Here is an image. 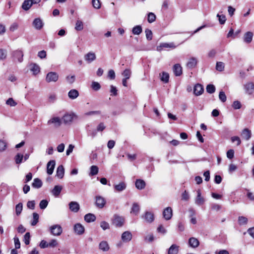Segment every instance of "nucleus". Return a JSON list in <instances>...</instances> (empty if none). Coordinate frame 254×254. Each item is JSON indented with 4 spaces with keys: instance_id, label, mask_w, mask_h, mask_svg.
<instances>
[{
    "instance_id": "nucleus-50",
    "label": "nucleus",
    "mask_w": 254,
    "mask_h": 254,
    "mask_svg": "<svg viewBox=\"0 0 254 254\" xmlns=\"http://www.w3.org/2000/svg\"><path fill=\"white\" fill-rule=\"evenodd\" d=\"M30 234L29 232H27L24 236V242L25 245H28L30 243Z\"/></svg>"
},
{
    "instance_id": "nucleus-64",
    "label": "nucleus",
    "mask_w": 254,
    "mask_h": 254,
    "mask_svg": "<svg viewBox=\"0 0 254 254\" xmlns=\"http://www.w3.org/2000/svg\"><path fill=\"white\" fill-rule=\"evenodd\" d=\"M6 104L10 106H15L17 103L14 101L12 98H9L6 102Z\"/></svg>"
},
{
    "instance_id": "nucleus-28",
    "label": "nucleus",
    "mask_w": 254,
    "mask_h": 254,
    "mask_svg": "<svg viewBox=\"0 0 254 254\" xmlns=\"http://www.w3.org/2000/svg\"><path fill=\"white\" fill-rule=\"evenodd\" d=\"M197 61L195 58H190L187 64V66L189 68H193L197 64Z\"/></svg>"
},
{
    "instance_id": "nucleus-34",
    "label": "nucleus",
    "mask_w": 254,
    "mask_h": 254,
    "mask_svg": "<svg viewBox=\"0 0 254 254\" xmlns=\"http://www.w3.org/2000/svg\"><path fill=\"white\" fill-rule=\"evenodd\" d=\"M84 220L88 223L94 222L96 220V216L92 213H88L84 216Z\"/></svg>"
},
{
    "instance_id": "nucleus-19",
    "label": "nucleus",
    "mask_w": 254,
    "mask_h": 254,
    "mask_svg": "<svg viewBox=\"0 0 254 254\" xmlns=\"http://www.w3.org/2000/svg\"><path fill=\"white\" fill-rule=\"evenodd\" d=\"M114 187L116 191L121 192L126 189L127 185L125 182H122L119 184L114 185Z\"/></svg>"
},
{
    "instance_id": "nucleus-18",
    "label": "nucleus",
    "mask_w": 254,
    "mask_h": 254,
    "mask_svg": "<svg viewBox=\"0 0 254 254\" xmlns=\"http://www.w3.org/2000/svg\"><path fill=\"white\" fill-rule=\"evenodd\" d=\"M132 234L129 231H125L122 235V240L125 242L130 241L132 239Z\"/></svg>"
},
{
    "instance_id": "nucleus-43",
    "label": "nucleus",
    "mask_w": 254,
    "mask_h": 254,
    "mask_svg": "<svg viewBox=\"0 0 254 254\" xmlns=\"http://www.w3.org/2000/svg\"><path fill=\"white\" fill-rule=\"evenodd\" d=\"M131 71L129 69H126L122 73L124 78L129 79L131 76Z\"/></svg>"
},
{
    "instance_id": "nucleus-49",
    "label": "nucleus",
    "mask_w": 254,
    "mask_h": 254,
    "mask_svg": "<svg viewBox=\"0 0 254 254\" xmlns=\"http://www.w3.org/2000/svg\"><path fill=\"white\" fill-rule=\"evenodd\" d=\"M7 57V51L4 49H0V60H4Z\"/></svg>"
},
{
    "instance_id": "nucleus-12",
    "label": "nucleus",
    "mask_w": 254,
    "mask_h": 254,
    "mask_svg": "<svg viewBox=\"0 0 254 254\" xmlns=\"http://www.w3.org/2000/svg\"><path fill=\"white\" fill-rule=\"evenodd\" d=\"M253 33L251 31L246 32L243 36V41L245 43L249 44L251 43L253 38Z\"/></svg>"
},
{
    "instance_id": "nucleus-47",
    "label": "nucleus",
    "mask_w": 254,
    "mask_h": 254,
    "mask_svg": "<svg viewBox=\"0 0 254 254\" xmlns=\"http://www.w3.org/2000/svg\"><path fill=\"white\" fill-rule=\"evenodd\" d=\"M156 19V15L152 12H149L148 14L147 20L149 23L153 22Z\"/></svg>"
},
{
    "instance_id": "nucleus-25",
    "label": "nucleus",
    "mask_w": 254,
    "mask_h": 254,
    "mask_svg": "<svg viewBox=\"0 0 254 254\" xmlns=\"http://www.w3.org/2000/svg\"><path fill=\"white\" fill-rule=\"evenodd\" d=\"M173 71L176 76H180L182 73V67L179 64H175L173 66Z\"/></svg>"
},
{
    "instance_id": "nucleus-11",
    "label": "nucleus",
    "mask_w": 254,
    "mask_h": 254,
    "mask_svg": "<svg viewBox=\"0 0 254 254\" xmlns=\"http://www.w3.org/2000/svg\"><path fill=\"white\" fill-rule=\"evenodd\" d=\"M33 25L37 30H41L44 25V23L40 18H35L33 21Z\"/></svg>"
},
{
    "instance_id": "nucleus-40",
    "label": "nucleus",
    "mask_w": 254,
    "mask_h": 254,
    "mask_svg": "<svg viewBox=\"0 0 254 254\" xmlns=\"http://www.w3.org/2000/svg\"><path fill=\"white\" fill-rule=\"evenodd\" d=\"M23 159V155L21 153H17L14 157L16 164H19L22 163Z\"/></svg>"
},
{
    "instance_id": "nucleus-24",
    "label": "nucleus",
    "mask_w": 254,
    "mask_h": 254,
    "mask_svg": "<svg viewBox=\"0 0 254 254\" xmlns=\"http://www.w3.org/2000/svg\"><path fill=\"white\" fill-rule=\"evenodd\" d=\"M74 230L76 234L81 235L84 233V228L82 225L78 223L74 225Z\"/></svg>"
},
{
    "instance_id": "nucleus-13",
    "label": "nucleus",
    "mask_w": 254,
    "mask_h": 254,
    "mask_svg": "<svg viewBox=\"0 0 254 254\" xmlns=\"http://www.w3.org/2000/svg\"><path fill=\"white\" fill-rule=\"evenodd\" d=\"M56 162L55 160L50 161L47 165V172L49 175H52L53 173Z\"/></svg>"
},
{
    "instance_id": "nucleus-52",
    "label": "nucleus",
    "mask_w": 254,
    "mask_h": 254,
    "mask_svg": "<svg viewBox=\"0 0 254 254\" xmlns=\"http://www.w3.org/2000/svg\"><path fill=\"white\" fill-rule=\"evenodd\" d=\"M217 17H218L219 23L221 24H224L226 20V17L223 14H219V13L217 14Z\"/></svg>"
},
{
    "instance_id": "nucleus-57",
    "label": "nucleus",
    "mask_w": 254,
    "mask_h": 254,
    "mask_svg": "<svg viewBox=\"0 0 254 254\" xmlns=\"http://www.w3.org/2000/svg\"><path fill=\"white\" fill-rule=\"evenodd\" d=\"M100 227L104 230H107L110 228L109 224L106 221H102L100 223Z\"/></svg>"
},
{
    "instance_id": "nucleus-27",
    "label": "nucleus",
    "mask_w": 254,
    "mask_h": 254,
    "mask_svg": "<svg viewBox=\"0 0 254 254\" xmlns=\"http://www.w3.org/2000/svg\"><path fill=\"white\" fill-rule=\"evenodd\" d=\"M85 60L88 63H91L96 59V55L95 53L89 52L85 55Z\"/></svg>"
},
{
    "instance_id": "nucleus-51",
    "label": "nucleus",
    "mask_w": 254,
    "mask_h": 254,
    "mask_svg": "<svg viewBox=\"0 0 254 254\" xmlns=\"http://www.w3.org/2000/svg\"><path fill=\"white\" fill-rule=\"evenodd\" d=\"M48 204V201L46 199L42 200L39 204L40 208L41 209H45Z\"/></svg>"
},
{
    "instance_id": "nucleus-31",
    "label": "nucleus",
    "mask_w": 254,
    "mask_h": 254,
    "mask_svg": "<svg viewBox=\"0 0 254 254\" xmlns=\"http://www.w3.org/2000/svg\"><path fill=\"white\" fill-rule=\"evenodd\" d=\"M99 247L101 250L104 252H107L110 249V247L108 245V243H107V242L105 241H103L100 242L99 245Z\"/></svg>"
},
{
    "instance_id": "nucleus-32",
    "label": "nucleus",
    "mask_w": 254,
    "mask_h": 254,
    "mask_svg": "<svg viewBox=\"0 0 254 254\" xmlns=\"http://www.w3.org/2000/svg\"><path fill=\"white\" fill-rule=\"evenodd\" d=\"M62 190V187L60 186H55L54 189L52 190L51 192L53 195L57 197L60 194Z\"/></svg>"
},
{
    "instance_id": "nucleus-42",
    "label": "nucleus",
    "mask_w": 254,
    "mask_h": 254,
    "mask_svg": "<svg viewBox=\"0 0 254 254\" xmlns=\"http://www.w3.org/2000/svg\"><path fill=\"white\" fill-rule=\"evenodd\" d=\"M75 29L77 31H81L83 29V22L79 20H77L75 23Z\"/></svg>"
},
{
    "instance_id": "nucleus-33",
    "label": "nucleus",
    "mask_w": 254,
    "mask_h": 254,
    "mask_svg": "<svg viewBox=\"0 0 254 254\" xmlns=\"http://www.w3.org/2000/svg\"><path fill=\"white\" fill-rule=\"evenodd\" d=\"M68 97L71 99H75L79 96L78 91L76 89H71L68 93Z\"/></svg>"
},
{
    "instance_id": "nucleus-44",
    "label": "nucleus",
    "mask_w": 254,
    "mask_h": 254,
    "mask_svg": "<svg viewBox=\"0 0 254 254\" xmlns=\"http://www.w3.org/2000/svg\"><path fill=\"white\" fill-rule=\"evenodd\" d=\"M238 223L239 225H246L248 223V219L244 216H239L238 218Z\"/></svg>"
},
{
    "instance_id": "nucleus-9",
    "label": "nucleus",
    "mask_w": 254,
    "mask_h": 254,
    "mask_svg": "<svg viewBox=\"0 0 254 254\" xmlns=\"http://www.w3.org/2000/svg\"><path fill=\"white\" fill-rule=\"evenodd\" d=\"M95 203L97 207L102 208L106 203V200L102 196H96Z\"/></svg>"
},
{
    "instance_id": "nucleus-53",
    "label": "nucleus",
    "mask_w": 254,
    "mask_h": 254,
    "mask_svg": "<svg viewBox=\"0 0 254 254\" xmlns=\"http://www.w3.org/2000/svg\"><path fill=\"white\" fill-rule=\"evenodd\" d=\"M144 240L146 242H149V243L153 242L154 240V237L153 234H149L146 235L144 238Z\"/></svg>"
},
{
    "instance_id": "nucleus-61",
    "label": "nucleus",
    "mask_w": 254,
    "mask_h": 254,
    "mask_svg": "<svg viewBox=\"0 0 254 254\" xmlns=\"http://www.w3.org/2000/svg\"><path fill=\"white\" fill-rule=\"evenodd\" d=\"M241 106V104L239 101H235L232 104V107L234 109H239Z\"/></svg>"
},
{
    "instance_id": "nucleus-29",
    "label": "nucleus",
    "mask_w": 254,
    "mask_h": 254,
    "mask_svg": "<svg viewBox=\"0 0 254 254\" xmlns=\"http://www.w3.org/2000/svg\"><path fill=\"white\" fill-rule=\"evenodd\" d=\"M64 169L63 165L58 166L56 171V176L60 179L64 177Z\"/></svg>"
},
{
    "instance_id": "nucleus-62",
    "label": "nucleus",
    "mask_w": 254,
    "mask_h": 254,
    "mask_svg": "<svg viewBox=\"0 0 254 254\" xmlns=\"http://www.w3.org/2000/svg\"><path fill=\"white\" fill-rule=\"evenodd\" d=\"M58 242L56 239H52L49 243V247L55 248L58 246Z\"/></svg>"
},
{
    "instance_id": "nucleus-6",
    "label": "nucleus",
    "mask_w": 254,
    "mask_h": 254,
    "mask_svg": "<svg viewBox=\"0 0 254 254\" xmlns=\"http://www.w3.org/2000/svg\"><path fill=\"white\" fill-rule=\"evenodd\" d=\"M163 215L165 220H169L171 219L173 215V210L171 207H167L164 209Z\"/></svg>"
},
{
    "instance_id": "nucleus-41",
    "label": "nucleus",
    "mask_w": 254,
    "mask_h": 254,
    "mask_svg": "<svg viewBox=\"0 0 254 254\" xmlns=\"http://www.w3.org/2000/svg\"><path fill=\"white\" fill-rule=\"evenodd\" d=\"M39 218V214L36 212L33 213V221L31 222V225L35 226L38 222Z\"/></svg>"
},
{
    "instance_id": "nucleus-63",
    "label": "nucleus",
    "mask_w": 254,
    "mask_h": 254,
    "mask_svg": "<svg viewBox=\"0 0 254 254\" xmlns=\"http://www.w3.org/2000/svg\"><path fill=\"white\" fill-rule=\"evenodd\" d=\"M35 203L34 200L28 201L27 203V206L28 208L34 209L35 208Z\"/></svg>"
},
{
    "instance_id": "nucleus-22",
    "label": "nucleus",
    "mask_w": 254,
    "mask_h": 254,
    "mask_svg": "<svg viewBox=\"0 0 254 254\" xmlns=\"http://www.w3.org/2000/svg\"><path fill=\"white\" fill-rule=\"evenodd\" d=\"M70 210L74 212H77L79 209V204L75 201H71L69 203Z\"/></svg>"
},
{
    "instance_id": "nucleus-3",
    "label": "nucleus",
    "mask_w": 254,
    "mask_h": 254,
    "mask_svg": "<svg viewBox=\"0 0 254 254\" xmlns=\"http://www.w3.org/2000/svg\"><path fill=\"white\" fill-rule=\"evenodd\" d=\"M59 79V75L56 72H50L47 73L46 81L47 82H56Z\"/></svg>"
},
{
    "instance_id": "nucleus-54",
    "label": "nucleus",
    "mask_w": 254,
    "mask_h": 254,
    "mask_svg": "<svg viewBox=\"0 0 254 254\" xmlns=\"http://www.w3.org/2000/svg\"><path fill=\"white\" fill-rule=\"evenodd\" d=\"M65 79L67 83H68L70 84H71L75 81V77L74 75H68L66 76Z\"/></svg>"
},
{
    "instance_id": "nucleus-55",
    "label": "nucleus",
    "mask_w": 254,
    "mask_h": 254,
    "mask_svg": "<svg viewBox=\"0 0 254 254\" xmlns=\"http://www.w3.org/2000/svg\"><path fill=\"white\" fill-rule=\"evenodd\" d=\"M91 87L92 89L95 91L99 90L101 88L100 84L98 82L95 81L92 82Z\"/></svg>"
},
{
    "instance_id": "nucleus-14",
    "label": "nucleus",
    "mask_w": 254,
    "mask_h": 254,
    "mask_svg": "<svg viewBox=\"0 0 254 254\" xmlns=\"http://www.w3.org/2000/svg\"><path fill=\"white\" fill-rule=\"evenodd\" d=\"M176 48L174 44L173 43H162L160 45V46L157 47V50L158 51H160L162 50L163 48H172L174 49Z\"/></svg>"
},
{
    "instance_id": "nucleus-8",
    "label": "nucleus",
    "mask_w": 254,
    "mask_h": 254,
    "mask_svg": "<svg viewBox=\"0 0 254 254\" xmlns=\"http://www.w3.org/2000/svg\"><path fill=\"white\" fill-rule=\"evenodd\" d=\"M244 89L246 93L249 94H252L254 91V84L253 82H249L244 85Z\"/></svg>"
},
{
    "instance_id": "nucleus-36",
    "label": "nucleus",
    "mask_w": 254,
    "mask_h": 254,
    "mask_svg": "<svg viewBox=\"0 0 254 254\" xmlns=\"http://www.w3.org/2000/svg\"><path fill=\"white\" fill-rule=\"evenodd\" d=\"M142 31V29L140 25H136L132 29V32L134 35H139Z\"/></svg>"
},
{
    "instance_id": "nucleus-4",
    "label": "nucleus",
    "mask_w": 254,
    "mask_h": 254,
    "mask_svg": "<svg viewBox=\"0 0 254 254\" xmlns=\"http://www.w3.org/2000/svg\"><path fill=\"white\" fill-rule=\"evenodd\" d=\"M51 233L54 236H60L62 233L63 229L60 225H54L50 227Z\"/></svg>"
},
{
    "instance_id": "nucleus-48",
    "label": "nucleus",
    "mask_w": 254,
    "mask_h": 254,
    "mask_svg": "<svg viewBox=\"0 0 254 254\" xmlns=\"http://www.w3.org/2000/svg\"><path fill=\"white\" fill-rule=\"evenodd\" d=\"M206 91L210 94L213 93L215 91V87L214 85L212 84H208L206 86Z\"/></svg>"
},
{
    "instance_id": "nucleus-1",
    "label": "nucleus",
    "mask_w": 254,
    "mask_h": 254,
    "mask_svg": "<svg viewBox=\"0 0 254 254\" xmlns=\"http://www.w3.org/2000/svg\"><path fill=\"white\" fill-rule=\"evenodd\" d=\"M11 56L14 62H18L20 63L23 62V53L21 50H16L13 51L11 53Z\"/></svg>"
},
{
    "instance_id": "nucleus-59",
    "label": "nucleus",
    "mask_w": 254,
    "mask_h": 254,
    "mask_svg": "<svg viewBox=\"0 0 254 254\" xmlns=\"http://www.w3.org/2000/svg\"><path fill=\"white\" fill-rule=\"evenodd\" d=\"M157 231L158 233L165 234L167 232L166 229L163 227L162 225H160L157 229Z\"/></svg>"
},
{
    "instance_id": "nucleus-60",
    "label": "nucleus",
    "mask_w": 254,
    "mask_h": 254,
    "mask_svg": "<svg viewBox=\"0 0 254 254\" xmlns=\"http://www.w3.org/2000/svg\"><path fill=\"white\" fill-rule=\"evenodd\" d=\"M92 4L94 8L99 9L101 7V3L99 0H92Z\"/></svg>"
},
{
    "instance_id": "nucleus-37",
    "label": "nucleus",
    "mask_w": 254,
    "mask_h": 254,
    "mask_svg": "<svg viewBox=\"0 0 254 254\" xmlns=\"http://www.w3.org/2000/svg\"><path fill=\"white\" fill-rule=\"evenodd\" d=\"M139 209L140 208L139 205L136 203H134L132 205L130 213H133L136 215L138 214Z\"/></svg>"
},
{
    "instance_id": "nucleus-15",
    "label": "nucleus",
    "mask_w": 254,
    "mask_h": 254,
    "mask_svg": "<svg viewBox=\"0 0 254 254\" xmlns=\"http://www.w3.org/2000/svg\"><path fill=\"white\" fill-rule=\"evenodd\" d=\"M204 89L202 85L196 84L193 88V93L196 96H199L202 94Z\"/></svg>"
},
{
    "instance_id": "nucleus-56",
    "label": "nucleus",
    "mask_w": 254,
    "mask_h": 254,
    "mask_svg": "<svg viewBox=\"0 0 254 254\" xmlns=\"http://www.w3.org/2000/svg\"><path fill=\"white\" fill-rule=\"evenodd\" d=\"M219 98L222 102H225L226 101L227 97L223 91H221L219 92Z\"/></svg>"
},
{
    "instance_id": "nucleus-17",
    "label": "nucleus",
    "mask_w": 254,
    "mask_h": 254,
    "mask_svg": "<svg viewBox=\"0 0 254 254\" xmlns=\"http://www.w3.org/2000/svg\"><path fill=\"white\" fill-rule=\"evenodd\" d=\"M189 245L190 247L192 248H196L199 246V242L198 239L196 238L191 237L190 238L189 240Z\"/></svg>"
},
{
    "instance_id": "nucleus-38",
    "label": "nucleus",
    "mask_w": 254,
    "mask_h": 254,
    "mask_svg": "<svg viewBox=\"0 0 254 254\" xmlns=\"http://www.w3.org/2000/svg\"><path fill=\"white\" fill-rule=\"evenodd\" d=\"M161 80L165 83H167L169 79V75L167 72H162L160 74Z\"/></svg>"
},
{
    "instance_id": "nucleus-35",
    "label": "nucleus",
    "mask_w": 254,
    "mask_h": 254,
    "mask_svg": "<svg viewBox=\"0 0 254 254\" xmlns=\"http://www.w3.org/2000/svg\"><path fill=\"white\" fill-rule=\"evenodd\" d=\"M32 186L34 188L39 189L42 187V182L39 179L35 178L34 179Z\"/></svg>"
},
{
    "instance_id": "nucleus-7",
    "label": "nucleus",
    "mask_w": 254,
    "mask_h": 254,
    "mask_svg": "<svg viewBox=\"0 0 254 254\" xmlns=\"http://www.w3.org/2000/svg\"><path fill=\"white\" fill-rule=\"evenodd\" d=\"M196 192L197 196L195 199V203L198 205H201L204 203L205 199L203 197L201 196V193L200 190H198Z\"/></svg>"
},
{
    "instance_id": "nucleus-30",
    "label": "nucleus",
    "mask_w": 254,
    "mask_h": 254,
    "mask_svg": "<svg viewBox=\"0 0 254 254\" xmlns=\"http://www.w3.org/2000/svg\"><path fill=\"white\" fill-rule=\"evenodd\" d=\"M242 137L246 140H248L251 137V131L248 128L244 129L242 132Z\"/></svg>"
},
{
    "instance_id": "nucleus-2",
    "label": "nucleus",
    "mask_w": 254,
    "mask_h": 254,
    "mask_svg": "<svg viewBox=\"0 0 254 254\" xmlns=\"http://www.w3.org/2000/svg\"><path fill=\"white\" fill-rule=\"evenodd\" d=\"M75 117L74 114L72 113H66L62 118V121L65 125H70L72 122L74 118Z\"/></svg>"
},
{
    "instance_id": "nucleus-26",
    "label": "nucleus",
    "mask_w": 254,
    "mask_h": 254,
    "mask_svg": "<svg viewBox=\"0 0 254 254\" xmlns=\"http://www.w3.org/2000/svg\"><path fill=\"white\" fill-rule=\"evenodd\" d=\"M32 5L31 0H25L22 4L21 8L23 10L27 11L31 7Z\"/></svg>"
},
{
    "instance_id": "nucleus-10",
    "label": "nucleus",
    "mask_w": 254,
    "mask_h": 254,
    "mask_svg": "<svg viewBox=\"0 0 254 254\" xmlns=\"http://www.w3.org/2000/svg\"><path fill=\"white\" fill-rule=\"evenodd\" d=\"M48 124H54L56 127H59L62 124V120L59 117H53L48 121Z\"/></svg>"
},
{
    "instance_id": "nucleus-45",
    "label": "nucleus",
    "mask_w": 254,
    "mask_h": 254,
    "mask_svg": "<svg viewBox=\"0 0 254 254\" xmlns=\"http://www.w3.org/2000/svg\"><path fill=\"white\" fill-rule=\"evenodd\" d=\"M23 205L22 203H19L16 205L15 212L17 215H19L22 210Z\"/></svg>"
},
{
    "instance_id": "nucleus-39",
    "label": "nucleus",
    "mask_w": 254,
    "mask_h": 254,
    "mask_svg": "<svg viewBox=\"0 0 254 254\" xmlns=\"http://www.w3.org/2000/svg\"><path fill=\"white\" fill-rule=\"evenodd\" d=\"M99 171L98 167L97 166L93 165L90 167V176H94L98 174Z\"/></svg>"
},
{
    "instance_id": "nucleus-20",
    "label": "nucleus",
    "mask_w": 254,
    "mask_h": 254,
    "mask_svg": "<svg viewBox=\"0 0 254 254\" xmlns=\"http://www.w3.org/2000/svg\"><path fill=\"white\" fill-rule=\"evenodd\" d=\"M135 187L139 190L144 189L146 186L145 182L141 179H137L135 182Z\"/></svg>"
},
{
    "instance_id": "nucleus-23",
    "label": "nucleus",
    "mask_w": 254,
    "mask_h": 254,
    "mask_svg": "<svg viewBox=\"0 0 254 254\" xmlns=\"http://www.w3.org/2000/svg\"><path fill=\"white\" fill-rule=\"evenodd\" d=\"M30 70L33 74L36 75L40 71V66L36 64L32 63L30 64Z\"/></svg>"
},
{
    "instance_id": "nucleus-16",
    "label": "nucleus",
    "mask_w": 254,
    "mask_h": 254,
    "mask_svg": "<svg viewBox=\"0 0 254 254\" xmlns=\"http://www.w3.org/2000/svg\"><path fill=\"white\" fill-rule=\"evenodd\" d=\"M142 217L145 220L146 222L149 223L152 222L154 219L153 214L148 211L146 212L145 215L142 216Z\"/></svg>"
},
{
    "instance_id": "nucleus-46",
    "label": "nucleus",
    "mask_w": 254,
    "mask_h": 254,
    "mask_svg": "<svg viewBox=\"0 0 254 254\" xmlns=\"http://www.w3.org/2000/svg\"><path fill=\"white\" fill-rule=\"evenodd\" d=\"M216 69L217 70L219 71H223L224 69V64L221 62H217Z\"/></svg>"
},
{
    "instance_id": "nucleus-21",
    "label": "nucleus",
    "mask_w": 254,
    "mask_h": 254,
    "mask_svg": "<svg viewBox=\"0 0 254 254\" xmlns=\"http://www.w3.org/2000/svg\"><path fill=\"white\" fill-rule=\"evenodd\" d=\"M179 251V246L176 244H173L169 248L168 254H178Z\"/></svg>"
},
{
    "instance_id": "nucleus-58",
    "label": "nucleus",
    "mask_w": 254,
    "mask_h": 254,
    "mask_svg": "<svg viewBox=\"0 0 254 254\" xmlns=\"http://www.w3.org/2000/svg\"><path fill=\"white\" fill-rule=\"evenodd\" d=\"M146 37L147 40H151L152 39V32L149 29H146L145 31Z\"/></svg>"
},
{
    "instance_id": "nucleus-5",
    "label": "nucleus",
    "mask_w": 254,
    "mask_h": 254,
    "mask_svg": "<svg viewBox=\"0 0 254 254\" xmlns=\"http://www.w3.org/2000/svg\"><path fill=\"white\" fill-rule=\"evenodd\" d=\"M125 222V219L122 216L115 215L113 219V224L116 227H122Z\"/></svg>"
}]
</instances>
